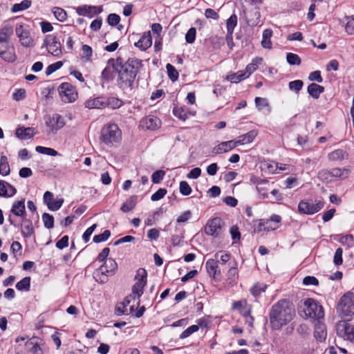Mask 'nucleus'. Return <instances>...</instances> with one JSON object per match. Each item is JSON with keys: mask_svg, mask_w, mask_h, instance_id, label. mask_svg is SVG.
Segmentation results:
<instances>
[{"mask_svg": "<svg viewBox=\"0 0 354 354\" xmlns=\"http://www.w3.org/2000/svg\"><path fill=\"white\" fill-rule=\"evenodd\" d=\"M35 134L32 127H19L16 130V136L21 140L30 139Z\"/></svg>", "mask_w": 354, "mask_h": 354, "instance_id": "obj_25", "label": "nucleus"}, {"mask_svg": "<svg viewBox=\"0 0 354 354\" xmlns=\"http://www.w3.org/2000/svg\"><path fill=\"white\" fill-rule=\"evenodd\" d=\"M295 315L293 304L287 299L274 304L269 313L270 323L274 330H280L291 322Z\"/></svg>", "mask_w": 354, "mask_h": 354, "instance_id": "obj_1", "label": "nucleus"}, {"mask_svg": "<svg viewBox=\"0 0 354 354\" xmlns=\"http://www.w3.org/2000/svg\"><path fill=\"white\" fill-rule=\"evenodd\" d=\"M346 23L345 25V30L348 35L354 34V16L346 17Z\"/></svg>", "mask_w": 354, "mask_h": 354, "instance_id": "obj_54", "label": "nucleus"}, {"mask_svg": "<svg viewBox=\"0 0 354 354\" xmlns=\"http://www.w3.org/2000/svg\"><path fill=\"white\" fill-rule=\"evenodd\" d=\"M44 44L46 46L48 53L53 55L59 56L61 54V44L57 40L56 37L52 35H47L44 40Z\"/></svg>", "mask_w": 354, "mask_h": 354, "instance_id": "obj_14", "label": "nucleus"}, {"mask_svg": "<svg viewBox=\"0 0 354 354\" xmlns=\"http://www.w3.org/2000/svg\"><path fill=\"white\" fill-rule=\"evenodd\" d=\"M46 124L48 127L47 133L55 134L59 129L64 127L65 121L60 115L53 114L47 118Z\"/></svg>", "mask_w": 354, "mask_h": 354, "instance_id": "obj_11", "label": "nucleus"}, {"mask_svg": "<svg viewBox=\"0 0 354 354\" xmlns=\"http://www.w3.org/2000/svg\"><path fill=\"white\" fill-rule=\"evenodd\" d=\"M118 268V264L113 259H107L99 268L102 274H113Z\"/></svg>", "mask_w": 354, "mask_h": 354, "instance_id": "obj_20", "label": "nucleus"}, {"mask_svg": "<svg viewBox=\"0 0 354 354\" xmlns=\"http://www.w3.org/2000/svg\"><path fill=\"white\" fill-rule=\"evenodd\" d=\"M166 69L167 71L168 76L172 82H175L178 80L179 74L173 65H171V64H167L166 65Z\"/></svg>", "mask_w": 354, "mask_h": 354, "instance_id": "obj_49", "label": "nucleus"}, {"mask_svg": "<svg viewBox=\"0 0 354 354\" xmlns=\"http://www.w3.org/2000/svg\"><path fill=\"white\" fill-rule=\"evenodd\" d=\"M140 124L144 129L148 130H154L160 127L161 121L156 116L149 115L142 119L140 121Z\"/></svg>", "mask_w": 354, "mask_h": 354, "instance_id": "obj_17", "label": "nucleus"}, {"mask_svg": "<svg viewBox=\"0 0 354 354\" xmlns=\"http://www.w3.org/2000/svg\"><path fill=\"white\" fill-rule=\"evenodd\" d=\"M10 172L8 158L6 156H1L0 158V174L6 176Z\"/></svg>", "mask_w": 354, "mask_h": 354, "instance_id": "obj_38", "label": "nucleus"}, {"mask_svg": "<svg viewBox=\"0 0 354 354\" xmlns=\"http://www.w3.org/2000/svg\"><path fill=\"white\" fill-rule=\"evenodd\" d=\"M167 194V190L163 188H160L151 196V200L153 201H157L162 199Z\"/></svg>", "mask_w": 354, "mask_h": 354, "instance_id": "obj_62", "label": "nucleus"}, {"mask_svg": "<svg viewBox=\"0 0 354 354\" xmlns=\"http://www.w3.org/2000/svg\"><path fill=\"white\" fill-rule=\"evenodd\" d=\"M17 192V189L10 183L0 180V196L4 197H11Z\"/></svg>", "mask_w": 354, "mask_h": 354, "instance_id": "obj_21", "label": "nucleus"}, {"mask_svg": "<svg viewBox=\"0 0 354 354\" xmlns=\"http://www.w3.org/2000/svg\"><path fill=\"white\" fill-rule=\"evenodd\" d=\"M238 277L237 263L234 262V265L232 266L227 272V281L229 284H234L236 282Z\"/></svg>", "mask_w": 354, "mask_h": 354, "instance_id": "obj_34", "label": "nucleus"}, {"mask_svg": "<svg viewBox=\"0 0 354 354\" xmlns=\"http://www.w3.org/2000/svg\"><path fill=\"white\" fill-rule=\"evenodd\" d=\"M152 44V39L150 32L143 34L140 39L135 43V46L142 50H145L151 47Z\"/></svg>", "mask_w": 354, "mask_h": 354, "instance_id": "obj_22", "label": "nucleus"}, {"mask_svg": "<svg viewBox=\"0 0 354 354\" xmlns=\"http://www.w3.org/2000/svg\"><path fill=\"white\" fill-rule=\"evenodd\" d=\"M180 192L184 196H188L192 192V188L186 181H181L179 186Z\"/></svg>", "mask_w": 354, "mask_h": 354, "instance_id": "obj_61", "label": "nucleus"}, {"mask_svg": "<svg viewBox=\"0 0 354 354\" xmlns=\"http://www.w3.org/2000/svg\"><path fill=\"white\" fill-rule=\"evenodd\" d=\"M263 167L266 171L271 174H281L283 171L286 169L285 165L270 160L264 161Z\"/></svg>", "mask_w": 354, "mask_h": 354, "instance_id": "obj_16", "label": "nucleus"}, {"mask_svg": "<svg viewBox=\"0 0 354 354\" xmlns=\"http://www.w3.org/2000/svg\"><path fill=\"white\" fill-rule=\"evenodd\" d=\"M136 205V196H131L121 207L120 209L124 212H128L134 209Z\"/></svg>", "mask_w": 354, "mask_h": 354, "instance_id": "obj_39", "label": "nucleus"}, {"mask_svg": "<svg viewBox=\"0 0 354 354\" xmlns=\"http://www.w3.org/2000/svg\"><path fill=\"white\" fill-rule=\"evenodd\" d=\"M63 66L62 61H58L54 64L49 65L46 69V75L47 76L51 75L53 73L60 68Z\"/></svg>", "mask_w": 354, "mask_h": 354, "instance_id": "obj_59", "label": "nucleus"}, {"mask_svg": "<svg viewBox=\"0 0 354 354\" xmlns=\"http://www.w3.org/2000/svg\"><path fill=\"white\" fill-rule=\"evenodd\" d=\"M84 104L86 108L90 109H104L106 108L105 96L91 97L87 100Z\"/></svg>", "mask_w": 354, "mask_h": 354, "instance_id": "obj_18", "label": "nucleus"}, {"mask_svg": "<svg viewBox=\"0 0 354 354\" xmlns=\"http://www.w3.org/2000/svg\"><path fill=\"white\" fill-rule=\"evenodd\" d=\"M122 140V131L115 123L105 124L101 129L100 140L108 147L120 143Z\"/></svg>", "mask_w": 354, "mask_h": 354, "instance_id": "obj_3", "label": "nucleus"}, {"mask_svg": "<svg viewBox=\"0 0 354 354\" xmlns=\"http://www.w3.org/2000/svg\"><path fill=\"white\" fill-rule=\"evenodd\" d=\"M11 212L17 216H24L26 214L24 200L15 201L12 205Z\"/></svg>", "mask_w": 354, "mask_h": 354, "instance_id": "obj_26", "label": "nucleus"}, {"mask_svg": "<svg viewBox=\"0 0 354 354\" xmlns=\"http://www.w3.org/2000/svg\"><path fill=\"white\" fill-rule=\"evenodd\" d=\"M324 206V203L320 200H302L298 205V210L301 214L312 215L319 212Z\"/></svg>", "mask_w": 354, "mask_h": 354, "instance_id": "obj_6", "label": "nucleus"}, {"mask_svg": "<svg viewBox=\"0 0 354 354\" xmlns=\"http://www.w3.org/2000/svg\"><path fill=\"white\" fill-rule=\"evenodd\" d=\"M63 203V198L53 199V201L48 203V207L52 211H57L62 207Z\"/></svg>", "mask_w": 354, "mask_h": 354, "instance_id": "obj_57", "label": "nucleus"}, {"mask_svg": "<svg viewBox=\"0 0 354 354\" xmlns=\"http://www.w3.org/2000/svg\"><path fill=\"white\" fill-rule=\"evenodd\" d=\"M58 91L63 102H73L76 100L77 93L75 88L68 82L62 83L58 88Z\"/></svg>", "mask_w": 354, "mask_h": 354, "instance_id": "obj_9", "label": "nucleus"}, {"mask_svg": "<svg viewBox=\"0 0 354 354\" xmlns=\"http://www.w3.org/2000/svg\"><path fill=\"white\" fill-rule=\"evenodd\" d=\"M174 115L180 120H185L188 118L189 112L185 107L175 106L173 109Z\"/></svg>", "mask_w": 354, "mask_h": 354, "instance_id": "obj_40", "label": "nucleus"}, {"mask_svg": "<svg viewBox=\"0 0 354 354\" xmlns=\"http://www.w3.org/2000/svg\"><path fill=\"white\" fill-rule=\"evenodd\" d=\"M23 221L21 233L25 238H29L35 233L32 223L28 219H24Z\"/></svg>", "mask_w": 354, "mask_h": 354, "instance_id": "obj_30", "label": "nucleus"}, {"mask_svg": "<svg viewBox=\"0 0 354 354\" xmlns=\"http://www.w3.org/2000/svg\"><path fill=\"white\" fill-rule=\"evenodd\" d=\"M106 107H109L113 109H118L122 106L123 102L117 97H106L105 96Z\"/></svg>", "mask_w": 354, "mask_h": 354, "instance_id": "obj_36", "label": "nucleus"}, {"mask_svg": "<svg viewBox=\"0 0 354 354\" xmlns=\"http://www.w3.org/2000/svg\"><path fill=\"white\" fill-rule=\"evenodd\" d=\"M76 12L80 16H88L92 17L94 15L100 14L102 12L101 6H82L76 8Z\"/></svg>", "mask_w": 354, "mask_h": 354, "instance_id": "obj_15", "label": "nucleus"}, {"mask_svg": "<svg viewBox=\"0 0 354 354\" xmlns=\"http://www.w3.org/2000/svg\"><path fill=\"white\" fill-rule=\"evenodd\" d=\"M147 273L145 268H139L135 276L136 283L132 287V292L139 299L143 294V289L147 284Z\"/></svg>", "mask_w": 354, "mask_h": 354, "instance_id": "obj_8", "label": "nucleus"}, {"mask_svg": "<svg viewBox=\"0 0 354 354\" xmlns=\"http://www.w3.org/2000/svg\"><path fill=\"white\" fill-rule=\"evenodd\" d=\"M286 60L290 65H299L301 64V59L299 55L292 53H287Z\"/></svg>", "mask_w": 354, "mask_h": 354, "instance_id": "obj_53", "label": "nucleus"}, {"mask_svg": "<svg viewBox=\"0 0 354 354\" xmlns=\"http://www.w3.org/2000/svg\"><path fill=\"white\" fill-rule=\"evenodd\" d=\"M206 270L211 277L215 278L221 274L218 262L216 259H208L205 263Z\"/></svg>", "mask_w": 354, "mask_h": 354, "instance_id": "obj_23", "label": "nucleus"}, {"mask_svg": "<svg viewBox=\"0 0 354 354\" xmlns=\"http://www.w3.org/2000/svg\"><path fill=\"white\" fill-rule=\"evenodd\" d=\"M266 288V285L265 284H256L251 289V293L255 297H258L261 292H264Z\"/></svg>", "mask_w": 354, "mask_h": 354, "instance_id": "obj_60", "label": "nucleus"}, {"mask_svg": "<svg viewBox=\"0 0 354 354\" xmlns=\"http://www.w3.org/2000/svg\"><path fill=\"white\" fill-rule=\"evenodd\" d=\"M254 102L256 106L259 111H261L263 108H268V111H270V106L266 98L257 97Z\"/></svg>", "mask_w": 354, "mask_h": 354, "instance_id": "obj_48", "label": "nucleus"}, {"mask_svg": "<svg viewBox=\"0 0 354 354\" xmlns=\"http://www.w3.org/2000/svg\"><path fill=\"white\" fill-rule=\"evenodd\" d=\"M142 66V61L136 59H129L118 70V84L124 91L133 88L136 75Z\"/></svg>", "mask_w": 354, "mask_h": 354, "instance_id": "obj_2", "label": "nucleus"}, {"mask_svg": "<svg viewBox=\"0 0 354 354\" xmlns=\"http://www.w3.org/2000/svg\"><path fill=\"white\" fill-rule=\"evenodd\" d=\"M223 222L220 218H214L207 223L205 227V232L207 235L217 237L222 232Z\"/></svg>", "mask_w": 354, "mask_h": 354, "instance_id": "obj_13", "label": "nucleus"}, {"mask_svg": "<svg viewBox=\"0 0 354 354\" xmlns=\"http://www.w3.org/2000/svg\"><path fill=\"white\" fill-rule=\"evenodd\" d=\"M330 174L333 178H346L348 176V171L345 169L333 168L330 170Z\"/></svg>", "mask_w": 354, "mask_h": 354, "instance_id": "obj_42", "label": "nucleus"}, {"mask_svg": "<svg viewBox=\"0 0 354 354\" xmlns=\"http://www.w3.org/2000/svg\"><path fill=\"white\" fill-rule=\"evenodd\" d=\"M303 86L304 82L300 80L290 82L288 84L289 88L296 93H298L301 90Z\"/></svg>", "mask_w": 354, "mask_h": 354, "instance_id": "obj_52", "label": "nucleus"}, {"mask_svg": "<svg viewBox=\"0 0 354 354\" xmlns=\"http://www.w3.org/2000/svg\"><path fill=\"white\" fill-rule=\"evenodd\" d=\"M196 30L195 28H191L188 30L185 35L186 41L189 44H192L196 39Z\"/></svg>", "mask_w": 354, "mask_h": 354, "instance_id": "obj_64", "label": "nucleus"}, {"mask_svg": "<svg viewBox=\"0 0 354 354\" xmlns=\"http://www.w3.org/2000/svg\"><path fill=\"white\" fill-rule=\"evenodd\" d=\"M314 336L316 339L320 342H323L326 339L327 330L324 323L318 321L315 325Z\"/></svg>", "mask_w": 354, "mask_h": 354, "instance_id": "obj_19", "label": "nucleus"}, {"mask_svg": "<svg viewBox=\"0 0 354 354\" xmlns=\"http://www.w3.org/2000/svg\"><path fill=\"white\" fill-rule=\"evenodd\" d=\"M232 308L239 310L244 317L250 315V308H247V301L245 299L234 301L232 304Z\"/></svg>", "mask_w": 354, "mask_h": 354, "instance_id": "obj_28", "label": "nucleus"}, {"mask_svg": "<svg viewBox=\"0 0 354 354\" xmlns=\"http://www.w3.org/2000/svg\"><path fill=\"white\" fill-rule=\"evenodd\" d=\"M257 136V132L256 131H250L247 133L240 136L237 139L238 143H239V145L250 143L254 140Z\"/></svg>", "mask_w": 354, "mask_h": 354, "instance_id": "obj_31", "label": "nucleus"}, {"mask_svg": "<svg viewBox=\"0 0 354 354\" xmlns=\"http://www.w3.org/2000/svg\"><path fill=\"white\" fill-rule=\"evenodd\" d=\"M272 31L270 29H266L263 32L261 45L264 48L270 50L272 48L271 37Z\"/></svg>", "mask_w": 354, "mask_h": 354, "instance_id": "obj_33", "label": "nucleus"}, {"mask_svg": "<svg viewBox=\"0 0 354 354\" xmlns=\"http://www.w3.org/2000/svg\"><path fill=\"white\" fill-rule=\"evenodd\" d=\"M248 78L247 73L243 71H239L237 73H230L227 75L226 79L232 83L237 84L241 80Z\"/></svg>", "mask_w": 354, "mask_h": 354, "instance_id": "obj_32", "label": "nucleus"}, {"mask_svg": "<svg viewBox=\"0 0 354 354\" xmlns=\"http://www.w3.org/2000/svg\"><path fill=\"white\" fill-rule=\"evenodd\" d=\"M318 178L323 182H331L333 180L330 170L322 169L318 172Z\"/></svg>", "mask_w": 354, "mask_h": 354, "instance_id": "obj_50", "label": "nucleus"}, {"mask_svg": "<svg viewBox=\"0 0 354 354\" xmlns=\"http://www.w3.org/2000/svg\"><path fill=\"white\" fill-rule=\"evenodd\" d=\"M337 310L342 317H348L354 315V301L353 294L347 292L344 294L339 299L337 306Z\"/></svg>", "mask_w": 354, "mask_h": 354, "instance_id": "obj_5", "label": "nucleus"}, {"mask_svg": "<svg viewBox=\"0 0 354 354\" xmlns=\"http://www.w3.org/2000/svg\"><path fill=\"white\" fill-rule=\"evenodd\" d=\"M15 30L21 46L26 48L33 46V38L30 35L28 25L22 23L17 24Z\"/></svg>", "mask_w": 354, "mask_h": 354, "instance_id": "obj_7", "label": "nucleus"}, {"mask_svg": "<svg viewBox=\"0 0 354 354\" xmlns=\"http://www.w3.org/2000/svg\"><path fill=\"white\" fill-rule=\"evenodd\" d=\"M82 59L84 62H89L91 60V57L93 55V50L91 46L88 45L84 44L82 47Z\"/></svg>", "mask_w": 354, "mask_h": 354, "instance_id": "obj_47", "label": "nucleus"}, {"mask_svg": "<svg viewBox=\"0 0 354 354\" xmlns=\"http://www.w3.org/2000/svg\"><path fill=\"white\" fill-rule=\"evenodd\" d=\"M110 236H111L110 231L108 230H106L104 231L103 233L94 236L93 241L97 243H101V242L106 241L109 238Z\"/></svg>", "mask_w": 354, "mask_h": 354, "instance_id": "obj_58", "label": "nucleus"}, {"mask_svg": "<svg viewBox=\"0 0 354 354\" xmlns=\"http://www.w3.org/2000/svg\"><path fill=\"white\" fill-rule=\"evenodd\" d=\"M35 151L39 153L51 156H56L58 155V152L54 149L42 146L36 147Z\"/></svg>", "mask_w": 354, "mask_h": 354, "instance_id": "obj_44", "label": "nucleus"}, {"mask_svg": "<svg viewBox=\"0 0 354 354\" xmlns=\"http://www.w3.org/2000/svg\"><path fill=\"white\" fill-rule=\"evenodd\" d=\"M53 12L55 18L59 21L64 22L67 19L66 12L61 8H59V7L54 8L53 9Z\"/></svg>", "mask_w": 354, "mask_h": 354, "instance_id": "obj_43", "label": "nucleus"}, {"mask_svg": "<svg viewBox=\"0 0 354 354\" xmlns=\"http://www.w3.org/2000/svg\"><path fill=\"white\" fill-rule=\"evenodd\" d=\"M230 254L222 251L215 254L216 260L218 263H221V264H225L230 260Z\"/></svg>", "mask_w": 354, "mask_h": 354, "instance_id": "obj_55", "label": "nucleus"}, {"mask_svg": "<svg viewBox=\"0 0 354 354\" xmlns=\"http://www.w3.org/2000/svg\"><path fill=\"white\" fill-rule=\"evenodd\" d=\"M42 220L44 226L47 229H52L54 227V218L53 216L48 213H44L42 215Z\"/></svg>", "mask_w": 354, "mask_h": 354, "instance_id": "obj_51", "label": "nucleus"}, {"mask_svg": "<svg viewBox=\"0 0 354 354\" xmlns=\"http://www.w3.org/2000/svg\"><path fill=\"white\" fill-rule=\"evenodd\" d=\"M341 335L344 339L354 343V326L348 324H343V330H340Z\"/></svg>", "mask_w": 354, "mask_h": 354, "instance_id": "obj_27", "label": "nucleus"}, {"mask_svg": "<svg viewBox=\"0 0 354 354\" xmlns=\"http://www.w3.org/2000/svg\"><path fill=\"white\" fill-rule=\"evenodd\" d=\"M346 152L342 149H337L328 154V158L330 160L336 161L343 160L346 156Z\"/></svg>", "mask_w": 354, "mask_h": 354, "instance_id": "obj_45", "label": "nucleus"}, {"mask_svg": "<svg viewBox=\"0 0 354 354\" xmlns=\"http://www.w3.org/2000/svg\"><path fill=\"white\" fill-rule=\"evenodd\" d=\"M199 329V327L198 325H192L189 327H188L186 330H185L180 335V339H185L190 336L192 333L197 332Z\"/></svg>", "mask_w": 354, "mask_h": 354, "instance_id": "obj_56", "label": "nucleus"}, {"mask_svg": "<svg viewBox=\"0 0 354 354\" xmlns=\"http://www.w3.org/2000/svg\"><path fill=\"white\" fill-rule=\"evenodd\" d=\"M281 221V217L277 214H273L270 219H262L258 225L259 231L274 230L279 227V223Z\"/></svg>", "mask_w": 354, "mask_h": 354, "instance_id": "obj_12", "label": "nucleus"}, {"mask_svg": "<svg viewBox=\"0 0 354 354\" xmlns=\"http://www.w3.org/2000/svg\"><path fill=\"white\" fill-rule=\"evenodd\" d=\"M263 59L261 57H256L252 59V62L249 64L245 70L243 71L245 73H247L248 77L253 73L258 68L259 65L262 62Z\"/></svg>", "mask_w": 354, "mask_h": 354, "instance_id": "obj_37", "label": "nucleus"}, {"mask_svg": "<svg viewBox=\"0 0 354 354\" xmlns=\"http://www.w3.org/2000/svg\"><path fill=\"white\" fill-rule=\"evenodd\" d=\"M303 310L306 317L319 320L324 317L322 306L312 298L306 299L303 304Z\"/></svg>", "mask_w": 354, "mask_h": 354, "instance_id": "obj_4", "label": "nucleus"}, {"mask_svg": "<svg viewBox=\"0 0 354 354\" xmlns=\"http://www.w3.org/2000/svg\"><path fill=\"white\" fill-rule=\"evenodd\" d=\"M307 91L310 96L315 99H317L320 94L324 92V87L315 83H311L308 85Z\"/></svg>", "mask_w": 354, "mask_h": 354, "instance_id": "obj_29", "label": "nucleus"}, {"mask_svg": "<svg viewBox=\"0 0 354 354\" xmlns=\"http://www.w3.org/2000/svg\"><path fill=\"white\" fill-rule=\"evenodd\" d=\"M32 5L30 0H23L21 3H15L11 8L12 12H18L29 8Z\"/></svg>", "mask_w": 354, "mask_h": 354, "instance_id": "obj_35", "label": "nucleus"}, {"mask_svg": "<svg viewBox=\"0 0 354 354\" xmlns=\"http://www.w3.org/2000/svg\"><path fill=\"white\" fill-rule=\"evenodd\" d=\"M0 58L7 62H15L17 60L15 46L10 42L0 41Z\"/></svg>", "mask_w": 354, "mask_h": 354, "instance_id": "obj_10", "label": "nucleus"}, {"mask_svg": "<svg viewBox=\"0 0 354 354\" xmlns=\"http://www.w3.org/2000/svg\"><path fill=\"white\" fill-rule=\"evenodd\" d=\"M237 16L235 14L232 15L226 22L227 33L233 34L234 29L237 25Z\"/></svg>", "mask_w": 354, "mask_h": 354, "instance_id": "obj_41", "label": "nucleus"}, {"mask_svg": "<svg viewBox=\"0 0 354 354\" xmlns=\"http://www.w3.org/2000/svg\"><path fill=\"white\" fill-rule=\"evenodd\" d=\"M14 33V28L10 24H5L0 28V41L10 42Z\"/></svg>", "mask_w": 354, "mask_h": 354, "instance_id": "obj_24", "label": "nucleus"}, {"mask_svg": "<svg viewBox=\"0 0 354 354\" xmlns=\"http://www.w3.org/2000/svg\"><path fill=\"white\" fill-rule=\"evenodd\" d=\"M165 175L163 170H157L153 173L151 179L153 183H158L162 180Z\"/></svg>", "mask_w": 354, "mask_h": 354, "instance_id": "obj_63", "label": "nucleus"}, {"mask_svg": "<svg viewBox=\"0 0 354 354\" xmlns=\"http://www.w3.org/2000/svg\"><path fill=\"white\" fill-rule=\"evenodd\" d=\"M30 287V277H26L17 283L16 288L18 290H29Z\"/></svg>", "mask_w": 354, "mask_h": 354, "instance_id": "obj_46", "label": "nucleus"}]
</instances>
